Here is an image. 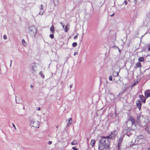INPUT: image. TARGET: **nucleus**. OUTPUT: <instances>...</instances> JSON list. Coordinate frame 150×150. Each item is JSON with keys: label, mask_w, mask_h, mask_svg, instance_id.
I'll return each mask as SVG.
<instances>
[{"label": "nucleus", "mask_w": 150, "mask_h": 150, "mask_svg": "<svg viewBox=\"0 0 150 150\" xmlns=\"http://www.w3.org/2000/svg\"><path fill=\"white\" fill-rule=\"evenodd\" d=\"M99 142L100 144L98 147L99 150H103L104 149H108L110 144L108 137H101Z\"/></svg>", "instance_id": "nucleus-1"}, {"label": "nucleus", "mask_w": 150, "mask_h": 150, "mask_svg": "<svg viewBox=\"0 0 150 150\" xmlns=\"http://www.w3.org/2000/svg\"><path fill=\"white\" fill-rule=\"evenodd\" d=\"M135 122V120L133 117H130L126 122L127 126L132 130L135 129L136 127Z\"/></svg>", "instance_id": "nucleus-2"}, {"label": "nucleus", "mask_w": 150, "mask_h": 150, "mask_svg": "<svg viewBox=\"0 0 150 150\" xmlns=\"http://www.w3.org/2000/svg\"><path fill=\"white\" fill-rule=\"evenodd\" d=\"M30 125L34 127L38 128L39 127L40 123L38 121H34L31 122Z\"/></svg>", "instance_id": "nucleus-3"}, {"label": "nucleus", "mask_w": 150, "mask_h": 150, "mask_svg": "<svg viewBox=\"0 0 150 150\" xmlns=\"http://www.w3.org/2000/svg\"><path fill=\"white\" fill-rule=\"evenodd\" d=\"M117 131L116 130H115L111 132V134L109 136H108V138H110L111 139H114L115 137H116V135L117 134Z\"/></svg>", "instance_id": "nucleus-4"}, {"label": "nucleus", "mask_w": 150, "mask_h": 150, "mask_svg": "<svg viewBox=\"0 0 150 150\" xmlns=\"http://www.w3.org/2000/svg\"><path fill=\"white\" fill-rule=\"evenodd\" d=\"M30 33L31 35H35L36 32L35 28L33 27H31L30 28Z\"/></svg>", "instance_id": "nucleus-5"}, {"label": "nucleus", "mask_w": 150, "mask_h": 150, "mask_svg": "<svg viewBox=\"0 0 150 150\" xmlns=\"http://www.w3.org/2000/svg\"><path fill=\"white\" fill-rule=\"evenodd\" d=\"M43 5H40V11H39V14L40 15H42L43 14V13L44 12V10L43 9Z\"/></svg>", "instance_id": "nucleus-6"}, {"label": "nucleus", "mask_w": 150, "mask_h": 150, "mask_svg": "<svg viewBox=\"0 0 150 150\" xmlns=\"http://www.w3.org/2000/svg\"><path fill=\"white\" fill-rule=\"evenodd\" d=\"M145 96L146 98H148L149 96H150V90H146L145 91Z\"/></svg>", "instance_id": "nucleus-7"}, {"label": "nucleus", "mask_w": 150, "mask_h": 150, "mask_svg": "<svg viewBox=\"0 0 150 150\" xmlns=\"http://www.w3.org/2000/svg\"><path fill=\"white\" fill-rule=\"evenodd\" d=\"M141 102L139 100H138L136 102V105L138 107V108L139 109V110H140L141 106Z\"/></svg>", "instance_id": "nucleus-8"}, {"label": "nucleus", "mask_w": 150, "mask_h": 150, "mask_svg": "<svg viewBox=\"0 0 150 150\" xmlns=\"http://www.w3.org/2000/svg\"><path fill=\"white\" fill-rule=\"evenodd\" d=\"M141 67L142 65L141 63L140 62H138L135 64L134 67L135 68H140Z\"/></svg>", "instance_id": "nucleus-9"}, {"label": "nucleus", "mask_w": 150, "mask_h": 150, "mask_svg": "<svg viewBox=\"0 0 150 150\" xmlns=\"http://www.w3.org/2000/svg\"><path fill=\"white\" fill-rule=\"evenodd\" d=\"M69 24H67L64 28V31L65 33H67L68 32V30L69 29Z\"/></svg>", "instance_id": "nucleus-10"}, {"label": "nucleus", "mask_w": 150, "mask_h": 150, "mask_svg": "<svg viewBox=\"0 0 150 150\" xmlns=\"http://www.w3.org/2000/svg\"><path fill=\"white\" fill-rule=\"evenodd\" d=\"M145 130L147 133L150 134V126H147L145 128Z\"/></svg>", "instance_id": "nucleus-11"}, {"label": "nucleus", "mask_w": 150, "mask_h": 150, "mask_svg": "<svg viewBox=\"0 0 150 150\" xmlns=\"http://www.w3.org/2000/svg\"><path fill=\"white\" fill-rule=\"evenodd\" d=\"M50 31L52 32V33L53 34L54 33V26L52 25L50 28Z\"/></svg>", "instance_id": "nucleus-12"}, {"label": "nucleus", "mask_w": 150, "mask_h": 150, "mask_svg": "<svg viewBox=\"0 0 150 150\" xmlns=\"http://www.w3.org/2000/svg\"><path fill=\"white\" fill-rule=\"evenodd\" d=\"M140 98L142 101L144 103H145V102L146 100L145 97L143 96H140Z\"/></svg>", "instance_id": "nucleus-13"}, {"label": "nucleus", "mask_w": 150, "mask_h": 150, "mask_svg": "<svg viewBox=\"0 0 150 150\" xmlns=\"http://www.w3.org/2000/svg\"><path fill=\"white\" fill-rule=\"evenodd\" d=\"M77 144V142L76 140H74L71 143V145H74Z\"/></svg>", "instance_id": "nucleus-14"}, {"label": "nucleus", "mask_w": 150, "mask_h": 150, "mask_svg": "<svg viewBox=\"0 0 150 150\" xmlns=\"http://www.w3.org/2000/svg\"><path fill=\"white\" fill-rule=\"evenodd\" d=\"M72 119L71 118H70L69 120V122L67 124V126H69L70 125L72 122Z\"/></svg>", "instance_id": "nucleus-15"}, {"label": "nucleus", "mask_w": 150, "mask_h": 150, "mask_svg": "<svg viewBox=\"0 0 150 150\" xmlns=\"http://www.w3.org/2000/svg\"><path fill=\"white\" fill-rule=\"evenodd\" d=\"M138 61L140 62H142L144 61V58L143 57H140L138 59Z\"/></svg>", "instance_id": "nucleus-16"}, {"label": "nucleus", "mask_w": 150, "mask_h": 150, "mask_svg": "<svg viewBox=\"0 0 150 150\" xmlns=\"http://www.w3.org/2000/svg\"><path fill=\"white\" fill-rule=\"evenodd\" d=\"M137 118L138 120H139L140 119L142 120L143 118V117L141 115H139L137 116Z\"/></svg>", "instance_id": "nucleus-17"}, {"label": "nucleus", "mask_w": 150, "mask_h": 150, "mask_svg": "<svg viewBox=\"0 0 150 150\" xmlns=\"http://www.w3.org/2000/svg\"><path fill=\"white\" fill-rule=\"evenodd\" d=\"M22 43L23 45L24 46H25L27 45L26 42L25 41L24 39H23L22 41Z\"/></svg>", "instance_id": "nucleus-18"}, {"label": "nucleus", "mask_w": 150, "mask_h": 150, "mask_svg": "<svg viewBox=\"0 0 150 150\" xmlns=\"http://www.w3.org/2000/svg\"><path fill=\"white\" fill-rule=\"evenodd\" d=\"M53 2L55 5L58 4H59L58 0H53Z\"/></svg>", "instance_id": "nucleus-19"}, {"label": "nucleus", "mask_w": 150, "mask_h": 150, "mask_svg": "<svg viewBox=\"0 0 150 150\" xmlns=\"http://www.w3.org/2000/svg\"><path fill=\"white\" fill-rule=\"evenodd\" d=\"M77 45V44L76 42H74L72 44V46L73 47H75Z\"/></svg>", "instance_id": "nucleus-20"}, {"label": "nucleus", "mask_w": 150, "mask_h": 150, "mask_svg": "<svg viewBox=\"0 0 150 150\" xmlns=\"http://www.w3.org/2000/svg\"><path fill=\"white\" fill-rule=\"evenodd\" d=\"M113 75L115 76H117L119 74V73L117 72H113Z\"/></svg>", "instance_id": "nucleus-21"}, {"label": "nucleus", "mask_w": 150, "mask_h": 150, "mask_svg": "<svg viewBox=\"0 0 150 150\" xmlns=\"http://www.w3.org/2000/svg\"><path fill=\"white\" fill-rule=\"evenodd\" d=\"M50 37L51 39H53L54 38V35L53 34H51L50 35Z\"/></svg>", "instance_id": "nucleus-22"}, {"label": "nucleus", "mask_w": 150, "mask_h": 150, "mask_svg": "<svg viewBox=\"0 0 150 150\" xmlns=\"http://www.w3.org/2000/svg\"><path fill=\"white\" fill-rule=\"evenodd\" d=\"M91 145L92 146H94V140H92L91 142Z\"/></svg>", "instance_id": "nucleus-23"}, {"label": "nucleus", "mask_w": 150, "mask_h": 150, "mask_svg": "<svg viewBox=\"0 0 150 150\" xmlns=\"http://www.w3.org/2000/svg\"><path fill=\"white\" fill-rule=\"evenodd\" d=\"M109 80L110 81H112V77L111 76H110L109 78Z\"/></svg>", "instance_id": "nucleus-24"}, {"label": "nucleus", "mask_w": 150, "mask_h": 150, "mask_svg": "<svg viewBox=\"0 0 150 150\" xmlns=\"http://www.w3.org/2000/svg\"><path fill=\"white\" fill-rule=\"evenodd\" d=\"M78 35V34H77L75 36H74V39H76L77 38V37H78V35Z\"/></svg>", "instance_id": "nucleus-25"}, {"label": "nucleus", "mask_w": 150, "mask_h": 150, "mask_svg": "<svg viewBox=\"0 0 150 150\" xmlns=\"http://www.w3.org/2000/svg\"><path fill=\"white\" fill-rule=\"evenodd\" d=\"M3 38L4 39H6L7 38L6 35H4L3 36Z\"/></svg>", "instance_id": "nucleus-26"}, {"label": "nucleus", "mask_w": 150, "mask_h": 150, "mask_svg": "<svg viewBox=\"0 0 150 150\" xmlns=\"http://www.w3.org/2000/svg\"><path fill=\"white\" fill-rule=\"evenodd\" d=\"M40 75H42V78H44V75H43L42 74V71H41L40 73Z\"/></svg>", "instance_id": "nucleus-27"}, {"label": "nucleus", "mask_w": 150, "mask_h": 150, "mask_svg": "<svg viewBox=\"0 0 150 150\" xmlns=\"http://www.w3.org/2000/svg\"><path fill=\"white\" fill-rule=\"evenodd\" d=\"M60 24L62 25L63 28H64V25L61 22H60Z\"/></svg>", "instance_id": "nucleus-28"}, {"label": "nucleus", "mask_w": 150, "mask_h": 150, "mask_svg": "<svg viewBox=\"0 0 150 150\" xmlns=\"http://www.w3.org/2000/svg\"><path fill=\"white\" fill-rule=\"evenodd\" d=\"M52 143V141H49L48 142V144L49 145L51 144Z\"/></svg>", "instance_id": "nucleus-29"}, {"label": "nucleus", "mask_w": 150, "mask_h": 150, "mask_svg": "<svg viewBox=\"0 0 150 150\" xmlns=\"http://www.w3.org/2000/svg\"><path fill=\"white\" fill-rule=\"evenodd\" d=\"M148 50L149 51H150V44L149 45L148 47Z\"/></svg>", "instance_id": "nucleus-30"}, {"label": "nucleus", "mask_w": 150, "mask_h": 150, "mask_svg": "<svg viewBox=\"0 0 150 150\" xmlns=\"http://www.w3.org/2000/svg\"><path fill=\"white\" fill-rule=\"evenodd\" d=\"M72 149H73L74 150H78L77 149L74 147H73Z\"/></svg>", "instance_id": "nucleus-31"}, {"label": "nucleus", "mask_w": 150, "mask_h": 150, "mask_svg": "<svg viewBox=\"0 0 150 150\" xmlns=\"http://www.w3.org/2000/svg\"><path fill=\"white\" fill-rule=\"evenodd\" d=\"M78 54V52H75L74 53V55H75L76 54Z\"/></svg>", "instance_id": "nucleus-32"}, {"label": "nucleus", "mask_w": 150, "mask_h": 150, "mask_svg": "<svg viewBox=\"0 0 150 150\" xmlns=\"http://www.w3.org/2000/svg\"><path fill=\"white\" fill-rule=\"evenodd\" d=\"M136 142V141L135 139H134V140L132 142L134 143Z\"/></svg>", "instance_id": "nucleus-33"}, {"label": "nucleus", "mask_w": 150, "mask_h": 150, "mask_svg": "<svg viewBox=\"0 0 150 150\" xmlns=\"http://www.w3.org/2000/svg\"><path fill=\"white\" fill-rule=\"evenodd\" d=\"M40 110V108L39 107H38L37 108V110Z\"/></svg>", "instance_id": "nucleus-34"}, {"label": "nucleus", "mask_w": 150, "mask_h": 150, "mask_svg": "<svg viewBox=\"0 0 150 150\" xmlns=\"http://www.w3.org/2000/svg\"><path fill=\"white\" fill-rule=\"evenodd\" d=\"M125 5H126L127 4V1H125Z\"/></svg>", "instance_id": "nucleus-35"}, {"label": "nucleus", "mask_w": 150, "mask_h": 150, "mask_svg": "<svg viewBox=\"0 0 150 150\" xmlns=\"http://www.w3.org/2000/svg\"><path fill=\"white\" fill-rule=\"evenodd\" d=\"M117 47V48L119 50V52H120V50L119 49V47Z\"/></svg>", "instance_id": "nucleus-36"}, {"label": "nucleus", "mask_w": 150, "mask_h": 150, "mask_svg": "<svg viewBox=\"0 0 150 150\" xmlns=\"http://www.w3.org/2000/svg\"><path fill=\"white\" fill-rule=\"evenodd\" d=\"M13 127H14L16 129V127H15V125L14 124H13Z\"/></svg>", "instance_id": "nucleus-37"}, {"label": "nucleus", "mask_w": 150, "mask_h": 150, "mask_svg": "<svg viewBox=\"0 0 150 150\" xmlns=\"http://www.w3.org/2000/svg\"><path fill=\"white\" fill-rule=\"evenodd\" d=\"M137 83V82L136 81L133 84V85H134L136 84Z\"/></svg>", "instance_id": "nucleus-38"}, {"label": "nucleus", "mask_w": 150, "mask_h": 150, "mask_svg": "<svg viewBox=\"0 0 150 150\" xmlns=\"http://www.w3.org/2000/svg\"><path fill=\"white\" fill-rule=\"evenodd\" d=\"M126 135L128 136H129V134L128 133H127L126 134Z\"/></svg>", "instance_id": "nucleus-39"}, {"label": "nucleus", "mask_w": 150, "mask_h": 150, "mask_svg": "<svg viewBox=\"0 0 150 150\" xmlns=\"http://www.w3.org/2000/svg\"><path fill=\"white\" fill-rule=\"evenodd\" d=\"M114 15V13H113V14H112V15H110V16H113Z\"/></svg>", "instance_id": "nucleus-40"}, {"label": "nucleus", "mask_w": 150, "mask_h": 150, "mask_svg": "<svg viewBox=\"0 0 150 150\" xmlns=\"http://www.w3.org/2000/svg\"><path fill=\"white\" fill-rule=\"evenodd\" d=\"M30 86L31 88H32L33 87V86L32 85H31Z\"/></svg>", "instance_id": "nucleus-41"}, {"label": "nucleus", "mask_w": 150, "mask_h": 150, "mask_svg": "<svg viewBox=\"0 0 150 150\" xmlns=\"http://www.w3.org/2000/svg\"><path fill=\"white\" fill-rule=\"evenodd\" d=\"M148 150H150V148H148Z\"/></svg>", "instance_id": "nucleus-42"}, {"label": "nucleus", "mask_w": 150, "mask_h": 150, "mask_svg": "<svg viewBox=\"0 0 150 150\" xmlns=\"http://www.w3.org/2000/svg\"><path fill=\"white\" fill-rule=\"evenodd\" d=\"M137 0H134V1H135V3H136V1H137Z\"/></svg>", "instance_id": "nucleus-43"}, {"label": "nucleus", "mask_w": 150, "mask_h": 150, "mask_svg": "<svg viewBox=\"0 0 150 150\" xmlns=\"http://www.w3.org/2000/svg\"><path fill=\"white\" fill-rule=\"evenodd\" d=\"M142 137V136H139L138 137H139V138H140V137Z\"/></svg>", "instance_id": "nucleus-44"}, {"label": "nucleus", "mask_w": 150, "mask_h": 150, "mask_svg": "<svg viewBox=\"0 0 150 150\" xmlns=\"http://www.w3.org/2000/svg\"><path fill=\"white\" fill-rule=\"evenodd\" d=\"M133 136H134V137H135V136L134 135H133Z\"/></svg>", "instance_id": "nucleus-45"}]
</instances>
